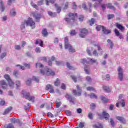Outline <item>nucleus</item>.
<instances>
[{"instance_id": "nucleus-32", "label": "nucleus", "mask_w": 128, "mask_h": 128, "mask_svg": "<svg viewBox=\"0 0 128 128\" xmlns=\"http://www.w3.org/2000/svg\"><path fill=\"white\" fill-rule=\"evenodd\" d=\"M8 84L10 88H14V84L12 80H10V81H8Z\"/></svg>"}, {"instance_id": "nucleus-20", "label": "nucleus", "mask_w": 128, "mask_h": 128, "mask_svg": "<svg viewBox=\"0 0 128 128\" xmlns=\"http://www.w3.org/2000/svg\"><path fill=\"white\" fill-rule=\"evenodd\" d=\"M12 110V106H10L7 108L6 109L4 112L3 113V114L4 115V114H8Z\"/></svg>"}, {"instance_id": "nucleus-53", "label": "nucleus", "mask_w": 128, "mask_h": 128, "mask_svg": "<svg viewBox=\"0 0 128 128\" xmlns=\"http://www.w3.org/2000/svg\"><path fill=\"white\" fill-rule=\"evenodd\" d=\"M32 80H36V82H38V81L40 80H38V78L36 77V76H33Z\"/></svg>"}, {"instance_id": "nucleus-57", "label": "nucleus", "mask_w": 128, "mask_h": 128, "mask_svg": "<svg viewBox=\"0 0 128 128\" xmlns=\"http://www.w3.org/2000/svg\"><path fill=\"white\" fill-rule=\"evenodd\" d=\"M66 66H67V67H68V68H70V70H74V67H72V66H70V63H67Z\"/></svg>"}, {"instance_id": "nucleus-10", "label": "nucleus", "mask_w": 128, "mask_h": 128, "mask_svg": "<svg viewBox=\"0 0 128 128\" xmlns=\"http://www.w3.org/2000/svg\"><path fill=\"white\" fill-rule=\"evenodd\" d=\"M50 90L49 91V92H50L51 94H54V87H52V86L50 84H48L46 86V90Z\"/></svg>"}, {"instance_id": "nucleus-24", "label": "nucleus", "mask_w": 128, "mask_h": 128, "mask_svg": "<svg viewBox=\"0 0 128 128\" xmlns=\"http://www.w3.org/2000/svg\"><path fill=\"white\" fill-rule=\"evenodd\" d=\"M12 122H13L14 124L18 123L20 124V120L16 119V118H12L11 119Z\"/></svg>"}, {"instance_id": "nucleus-13", "label": "nucleus", "mask_w": 128, "mask_h": 128, "mask_svg": "<svg viewBox=\"0 0 128 128\" xmlns=\"http://www.w3.org/2000/svg\"><path fill=\"white\" fill-rule=\"evenodd\" d=\"M0 10L2 12H4L6 10V7L4 6L2 0H0Z\"/></svg>"}, {"instance_id": "nucleus-62", "label": "nucleus", "mask_w": 128, "mask_h": 128, "mask_svg": "<svg viewBox=\"0 0 128 128\" xmlns=\"http://www.w3.org/2000/svg\"><path fill=\"white\" fill-rule=\"evenodd\" d=\"M48 118H54V114H52L50 112L48 113Z\"/></svg>"}, {"instance_id": "nucleus-6", "label": "nucleus", "mask_w": 128, "mask_h": 128, "mask_svg": "<svg viewBox=\"0 0 128 128\" xmlns=\"http://www.w3.org/2000/svg\"><path fill=\"white\" fill-rule=\"evenodd\" d=\"M80 34H79V36L80 38H84L88 34V30L86 28L80 29Z\"/></svg>"}, {"instance_id": "nucleus-35", "label": "nucleus", "mask_w": 128, "mask_h": 128, "mask_svg": "<svg viewBox=\"0 0 128 128\" xmlns=\"http://www.w3.org/2000/svg\"><path fill=\"white\" fill-rule=\"evenodd\" d=\"M10 14L12 16H14L16 14V10H14V9H12L10 10Z\"/></svg>"}, {"instance_id": "nucleus-43", "label": "nucleus", "mask_w": 128, "mask_h": 128, "mask_svg": "<svg viewBox=\"0 0 128 128\" xmlns=\"http://www.w3.org/2000/svg\"><path fill=\"white\" fill-rule=\"evenodd\" d=\"M95 22H96V20H94V18H91L90 22V26H92V24H94Z\"/></svg>"}, {"instance_id": "nucleus-2", "label": "nucleus", "mask_w": 128, "mask_h": 128, "mask_svg": "<svg viewBox=\"0 0 128 128\" xmlns=\"http://www.w3.org/2000/svg\"><path fill=\"white\" fill-rule=\"evenodd\" d=\"M75 16H76V14H74L73 13H70L68 14L69 18H65V20L70 24H76V21Z\"/></svg>"}, {"instance_id": "nucleus-29", "label": "nucleus", "mask_w": 128, "mask_h": 128, "mask_svg": "<svg viewBox=\"0 0 128 128\" xmlns=\"http://www.w3.org/2000/svg\"><path fill=\"white\" fill-rule=\"evenodd\" d=\"M103 90H105V92H110V89L108 86H104Z\"/></svg>"}, {"instance_id": "nucleus-23", "label": "nucleus", "mask_w": 128, "mask_h": 128, "mask_svg": "<svg viewBox=\"0 0 128 128\" xmlns=\"http://www.w3.org/2000/svg\"><path fill=\"white\" fill-rule=\"evenodd\" d=\"M116 26L119 30H124V27L122 26V25L120 24H116Z\"/></svg>"}, {"instance_id": "nucleus-3", "label": "nucleus", "mask_w": 128, "mask_h": 128, "mask_svg": "<svg viewBox=\"0 0 128 128\" xmlns=\"http://www.w3.org/2000/svg\"><path fill=\"white\" fill-rule=\"evenodd\" d=\"M40 74H46V76H54V72L48 68L44 70H40Z\"/></svg>"}, {"instance_id": "nucleus-63", "label": "nucleus", "mask_w": 128, "mask_h": 128, "mask_svg": "<svg viewBox=\"0 0 128 128\" xmlns=\"http://www.w3.org/2000/svg\"><path fill=\"white\" fill-rule=\"evenodd\" d=\"M86 80L87 82H92V78H90V76H88L86 77Z\"/></svg>"}, {"instance_id": "nucleus-5", "label": "nucleus", "mask_w": 128, "mask_h": 128, "mask_svg": "<svg viewBox=\"0 0 128 128\" xmlns=\"http://www.w3.org/2000/svg\"><path fill=\"white\" fill-rule=\"evenodd\" d=\"M118 78L120 82L124 80V71L122 68L119 66L118 68Z\"/></svg>"}, {"instance_id": "nucleus-47", "label": "nucleus", "mask_w": 128, "mask_h": 128, "mask_svg": "<svg viewBox=\"0 0 128 128\" xmlns=\"http://www.w3.org/2000/svg\"><path fill=\"white\" fill-rule=\"evenodd\" d=\"M6 56V52H4L2 53L0 56V58H1L2 60L4 56Z\"/></svg>"}, {"instance_id": "nucleus-16", "label": "nucleus", "mask_w": 128, "mask_h": 128, "mask_svg": "<svg viewBox=\"0 0 128 128\" xmlns=\"http://www.w3.org/2000/svg\"><path fill=\"white\" fill-rule=\"evenodd\" d=\"M20 74L18 73V71L15 70L13 72V76L16 78H18V75Z\"/></svg>"}, {"instance_id": "nucleus-26", "label": "nucleus", "mask_w": 128, "mask_h": 128, "mask_svg": "<svg viewBox=\"0 0 128 128\" xmlns=\"http://www.w3.org/2000/svg\"><path fill=\"white\" fill-rule=\"evenodd\" d=\"M40 44V46H42V44H43V42L42 40H36V44Z\"/></svg>"}, {"instance_id": "nucleus-1", "label": "nucleus", "mask_w": 128, "mask_h": 128, "mask_svg": "<svg viewBox=\"0 0 128 128\" xmlns=\"http://www.w3.org/2000/svg\"><path fill=\"white\" fill-rule=\"evenodd\" d=\"M26 26H30L32 28H36V23L34 22H33L32 18H29L28 20H24L22 22L20 25L21 30H24L26 28Z\"/></svg>"}, {"instance_id": "nucleus-33", "label": "nucleus", "mask_w": 128, "mask_h": 128, "mask_svg": "<svg viewBox=\"0 0 128 128\" xmlns=\"http://www.w3.org/2000/svg\"><path fill=\"white\" fill-rule=\"evenodd\" d=\"M55 7L56 8L57 12H60V11L62 10V8H60V7L58 6V4H55Z\"/></svg>"}, {"instance_id": "nucleus-14", "label": "nucleus", "mask_w": 128, "mask_h": 128, "mask_svg": "<svg viewBox=\"0 0 128 128\" xmlns=\"http://www.w3.org/2000/svg\"><path fill=\"white\" fill-rule=\"evenodd\" d=\"M102 31L103 32V33L104 34H110V32H112L110 30H106L104 26H102Z\"/></svg>"}, {"instance_id": "nucleus-30", "label": "nucleus", "mask_w": 128, "mask_h": 128, "mask_svg": "<svg viewBox=\"0 0 128 128\" xmlns=\"http://www.w3.org/2000/svg\"><path fill=\"white\" fill-rule=\"evenodd\" d=\"M32 6V8H36V10H38V4L36 5V4L32 2L30 4Z\"/></svg>"}, {"instance_id": "nucleus-11", "label": "nucleus", "mask_w": 128, "mask_h": 128, "mask_svg": "<svg viewBox=\"0 0 128 128\" xmlns=\"http://www.w3.org/2000/svg\"><path fill=\"white\" fill-rule=\"evenodd\" d=\"M116 118L118 120H119V122H121L122 124H126V119L122 116H116Z\"/></svg>"}, {"instance_id": "nucleus-15", "label": "nucleus", "mask_w": 128, "mask_h": 128, "mask_svg": "<svg viewBox=\"0 0 128 128\" xmlns=\"http://www.w3.org/2000/svg\"><path fill=\"white\" fill-rule=\"evenodd\" d=\"M107 42H108V44H109V48H110V50H112L114 46V42H112V40H110V39H108L107 40Z\"/></svg>"}, {"instance_id": "nucleus-9", "label": "nucleus", "mask_w": 128, "mask_h": 128, "mask_svg": "<svg viewBox=\"0 0 128 128\" xmlns=\"http://www.w3.org/2000/svg\"><path fill=\"white\" fill-rule=\"evenodd\" d=\"M24 96L26 100H28L32 102H34V96H30L29 94H26Z\"/></svg>"}, {"instance_id": "nucleus-27", "label": "nucleus", "mask_w": 128, "mask_h": 128, "mask_svg": "<svg viewBox=\"0 0 128 128\" xmlns=\"http://www.w3.org/2000/svg\"><path fill=\"white\" fill-rule=\"evenodd\" d=\"M42 34H43L44 36H48V30H46V29L44 28L42 30Z\"/></svg>"}, {"instance_id": "nucleus-19", "label": "nucleus", "mask_w": 128, "mask_h": 128, "mask_svg": "<svg viewBox=\"0 0 128 128\" xmlns=\"http://www.w3.org/2000/svg\"><path fill=\"white\" fill-rule=\"evenodd\" d=\"M68 48H68L70 52H76V50L74 48H72L70 44V45H68Z\"/></svg>"}, {"instance_id": "nucleus-8", "label": "nucleus", "mask_w": 128, "mask_h": 128, "mask_svg": "<svg viewBox=\"0 0 128 128\" xmlns=\"http://www.w3.org/2000/svg\"><path fill=\"white\" fill-rule=\"evenodd\" d=\"M0 86L2 90H6L8 88V83L4 80H1L0 81Z\"/></svg>"}, {"instance_id": "nucleus-21", "label": "nucleus", "mask_w": 128, "mask_h": 128, "mask_svg": "<svg viewBox=\"0 0 128 128\" xmlns=\"http://www.w3.org/2000/svg\"><path fill=\"white\" fill-rule=\"evenodd\" d=\"M84 71L86 72V74H90V67L88 66H86L84 68Z\"/></svg>"}, {"instance_id": "nucleus-49", "label": "nucleus", "mask_w": 128, "mask_h": 128, "mask_svg": "<svg viewBox=\"0 0 128 128\" xmlns=\"http://www.w3.org/2000/svg\"><path fill=\"white\" fill-rule=\"evenodd\" d=\"M90 98H96V96L94 94L92 93L90 94Z\"/></svg>"}, {"instance_id": "nucleus-46", "label": "nucleus", "mask_w": 128, "mask_h": 128, "mask_svg": "<svg viewBox=\"0 0 128 128\" xmlns=\"http://www.w3.org/2000/svg\"><path fill=\"white\" fill-rule=\"evenodd\" d=\"M93 56H98V51L96 50H94L92 52Z\"/></svg>"}, {"instance_id": "nucleus-4", "label": "nucleus", "mask_w": 128, "mask_h": 128, "mask_svg": "<svg viewBox=\"0 0 128 128\" xmlns=\"http://www.w3.org/2000/svg\"><path fill=\"white\" fill-rule=\"evenodd\" d=\"M76 90H72V94H74V96H82V87L80 86V85H76Z\"/></svg>"}, {"instance_id": "nucleus-39", "label": "nucleus", "mask_w": 128, "mask_h": 128, "mask_svg": "<svg viewBox=\"0 0 128 128\" xmlns=\"http://www.w3.org/2000/svg\"><path fill=\"white\" fill-rule=\"evenodd\" d=\"M88 118H90V120H92V118H94V114H92V112H89L88 114Z\"/></svg>"}, {"instance_id": "nucleus-64", "label": "nucleus", "mask_w": 128, "mask_h": 128, "mask_svg": "<svg viewBox=\"0 0 128 128\" xmlns=\"http://www.w3.org/2000/svg\"><path fill=\"white\" fill-rule=\"evenodd\" d=\"M6 128H14V125H12V124H10L7 126Z\"/></svg>"}, {"instance_id": "nucleus-52", "label": "nucleus", "mask_w": 128, "mask_h": 128, "mask_svg": "<svg viewBox=\"0 0 128 128\" xmlns=\"http://www.w3.org/2000/svg\"><path fill=\"white\" fill-rule=\"evenodd\" d=\"M14 48H15V50H20V48H21L20 46V45H15Z\"/></svg>"}, {"instance_id": "nucleus-56", "label": "nucleus", "mask_w": 128, "mask_h": 128, "mask_svg": "<svg viewBox=\"0 0 128 128\" xmlns=\"http://www.w3.org/2000/svg\"><path fill=\"white\" fill-rule=\"evenodd\" d=\"M24 66H25V68H30V64L25 63L24 64Z\"/></svg>"}, {"instance_id": "nucleus-7", "label": "nucleus", "mask_w": 128, "mask_h": 128, "mask_svg": "<svg viewBox=\"0 0 128 128\" xmlns=\"http://www.w3.org/2000/svg\"><path fill=\"white\" fill-rule=\"evenodd\" d=\"M65 98H67V100H69L70 102L74 104V100H76V98L74 97H72L68 94H66L65 95Z\"/></svg>"}, {"instance_id": "nucleus-34", "label": "nucleus", "mask_w": 128, "mask_h": 128, "mask_svg": "<svg viewBox=\"0 0 128 128\" xmlns=\"http://www.w3.org/2000/svg\"><path fill=\"white\" fill-rule=\"evenodd\" d=\"M60 79L57 78L56 80V81L54 82V86H60Z\"/></svg>"}, {"instance_id": "nucleus-40", "label": "nucleus", "mask_w": 128, "mask_h": 128, "mask_svg": "<svg viewBox=\"0 0 128 128\" xmlns=\"http://www.w3.org/2000/svg\"><path fill=\"white\" fill-rule=\"evenodd\" d=\"M88 60H90V62H91V64H94L96 62V60H94V58H89Z\"/></svg>"}, {"instance_id": "nucleus-37", "label": "nucleus", "mask_w": 128, "mask_h": 128, "mask_svg": "<svg viewBox=\"0 0 128 128\" xmlns=\"http://www.w3.org/2000/svg\"><path fill=\"white\" fill-rule=\"evenodd\" d=\"M48 14L50 16H56V13H52V12H51L50 11L48 12Z\"/></svg>"}, {"instance_id": "nucleus-51", "label": "nucleus", "mask_w": 128, "mask_h": 128, "mask_svg": "<svg viewBox=\"0 0 128 128\" xmlns=\"http://www.w3.org/2000/svg\"><path fill=\"white\" fill-rule=\"evenodd\" d=\"M16 84L17 88H20V82L19 80L16 81Z\"/></svg>"}, {"instance_id": "nucleus-50", "label": "nucleus", "mask_w": 128, "mask_h": 128, "mask_svg": "<svg viewBox=\"0 0 128 128\" xmlns=\"http://www.w3.org/2000/svg\"><path fill=\"white\" fill-rule=\"evenodd\" d=\"M114 18V14L108 15V20H112V18Z\"/></svg>"}, {"instance_id": "nucleus-25", "label": "nucleus", "mask_w": 128, "mask_h": 128, "mask_svg": "<svg viewBox=\"0 0 128 128\" xmlns=\"http://www.w3.org/2000/svg\"><path fill=\"white\" fill-rule=\"evenodd\" d=\"M64 42H65V48H68V46H70V44H68V38H65V40H64Z\"/></svg>"}, {"instance_id": "nucleus-38", "label": "nucleus", "mask_w": 128, "mask_h": 128, "mask_svg": "<svg viewBox=\"0 0 128 128\" xmlns=\"http://www.w3.org/2000/svg\"><path fill=\"white\" fill-rule=\"evenodd\" d=\"M70 36H76V30H72L70 32Z\"/></svg>"}, {"instance_id": "nucleus-41", "label": "nucleus", "mask_w": 128, "mask_h": 128, "mask_svg": "<svg viewBox=\"0 0 128 128\" xmlns=\"http://www.w3.org/2000/svg\"><path fill=\"white\" fill-rule=\"evenodd\" d=\"M32 84V79L28 78L26 81V84L27 86H30V84Z\"/></svg>"}, {"instance_id": "nucleus-28", "label": "nucleus", "mask_w": 128, "mask_h": 128, "mask_svg": "<svg viewBox=\"0 0 128 128\" xmlns=\"http://www.w3.org/2000/svg\"><path fill=\"white\" fill-rule=\"evenodd\" d=\"M4 78L8 82H10V80H12V79H10V75L8 74H5L4 75Z\"/></svg>"}, {"instance_id": "nucleus-61", "label": "nucleus", "mask_w": 128, "mask_h": 128, "mask_svg": "<svg viewBox=\"0 0 128 128\" xmlns=\"http://www.w3.org/2000/svg\"><path fill=\"white\" fill-rule=\"evenodd\" d=\"M66 114L67 116H71V114H72V112H70V110H66Z\"/></svg>"}, {"instance_id": "nucleus-22", "label": "nucleus", "mask_w": 128, "mask_h": 128, "mask_svg": "<svg viewBox=\"0 0 128 128\" xmlns=\"http://www.w3.org/2000/svg\"><path fill=\"white\" fill-rule=\"evenodd\" d=\"M93 128H102L103 126L102 125V124L98 123L97 124H95L93 125Z\"/></svg>"}, {"instance_id": "nucleus-45", "label": "nucleus", "mask_w": 128, "mask_h": 128, "mask_svg": "<svg viewBox=\"0 0 128 128\" xmlns=\"http://www.w3.org/2000/svg\"><path fill=\"white\" fill-rule=\"evenodd\" d=\"M90 108H91V110L96 108V104H94V103H92L90 105Z\"/></svg>"}, {"instance_id": "nucleus-18", "label": "nucleus", "mask_w": 128, "mask_h": 128, "mask_svg": "<svg viewBox=\"0 0 128 128\" xmlns=\"http://www.w3.org/2000/svg\"><path fill=\"white\" fill-rule=\"evenodd\" d=\"M108 8H110V10H116V8L112 4L110 3H108L107 4Z\"/></svg>"}, {"instance_id": "nucleus-59", "label": "nucleus", "mask_w": 128, "mask_h": 128, "mask_svg": "<svg viewBox=\"0 0 128 128\" xmlns=\"http://www.w3.org/2000/svg\"><path fill=\"white\" fill-rule=\"evenodd\" d=\"M78 126L80 128H84V124L82 122H80L78 124Z\"/></svg>"}, {"instance_id": "nucleus-31", "label": "nucleus", "mask_w": 128, "mask_h": 128, "mask_svg": "<svg viewBox=\"0 0 128 128\" xmlns=\"http://www.w3.org/2000/svg\"><path fill=\"white\" fill-rule=\"evenodd\" d=\"M36 68H44V65L40 62H37L36 64Z\"/></svg>"}, {"instance_id": "nucleus-60", "label": "nucleus", "mask_w": 128, "mask_h": 128, "mask_svg": "<svg viewBox=\"0 0 128 128\" xmlns=\"http://www.w3.org/2000/svg\"><path fill=\"white\" fill-rule=\"evenodd\" d=\"M114 32H115L116 36H120V32H118V29L114 30Z\"/></svg>"}, {"instance_id": "nucleus-44", "label": "nucleus", "mask_w": 128, "mask_h": 128, "mask_svg": "<svg viewBox=\"0 0 128 128\" xmlns=\"http://www.w3.org/2000/svg\"><path fill=\"white\" fill-rule=\"evenodd\" d=\"M70 78H72V80H74V82H76V76L72 75L70 76Z\"/></svg>"}, {"instance_id": "nucleus-58", "label": "nucleus", "mask_w": 128, "mask_h": 128, "mask_svg": "<svg viewBox=\"0 0 128 128\" xmlns=\"http://www.w3.org/2000/svg\"><path fill=\"white\" fill-rule=\"evenodd\" d=\"M102 26H98L96 27V30L98 31L99 30H100V29L101 28H102Z\"/></svg>"}, {"instance_id": "nucleus-55", "label": "nucleus", "mask_w": 128, "mask_h": 128, "mask_svg": "<svg viewBox=\"0 0 128 128\" xmlns=\"http://www.w3.org/2000/svg\"><path fill=\"white\" fill-rule=\"evenodd\" d=\"M110 123L111 124V126H114V120H112V118H110Z\"/></svg>"}, {"instance_id": "nucleus-12", "label": "nucleus", "mask_w": 128, "mask_h": 128, "mask_svg": "<svg viewBox=\"0 0 128 128\" xmlns=\"http://www.w3.org/2000/svg\"><path fill=\"white\" fill-rule=\"evenodd\" d=\"M32 15L34 18H35L36 22H40V18H42V15L38 14V13H32Z\"/></svg>"}, {"instance_id": "nucleus-48", "label": "nucleus", "mask_w": 128, "mask_h": 128, "mask_svg": "<svg viewBox=\"0 0 128 128\" xmlns=\"http://www.w3.org/2000/svg\"><path fill=\"white\" fill-rule=\"evenodd\" d=\"M106 6H107V4H103L101 5V8L102 10H104L106 8Z\"/></svg>"}, {"instance_id": "nucleus-36", "label": "nucleus", "mask_w": 128, "mask_h": 128, "mask_svg": "<svg viewBox=\"0 0 128 128\" xmlns=\"http://www.w3.org/2000/svg\"><path fill=\"white\" fill-rule=\"evenodd\" d=\"M118 102H119L120 104H121L122 106V108H124V106H126V103L124 102V100H119Z\"/></svg>"}, {"instance_id": "nucleus-42", "label": "nucleus", "mask_w": 128, "mask_h": 128, "mask_svg": "<svg viewBox=\"0 0 128 128\" xmlns=\"http://www.w3.org/2000/svg\"><path fill=\"white\" fill-rule=\"evenodd\" d=\"M86 90H94V92H96V90L92 86L87 87Z\"/></svg>"}, {"instance_id": "nucleus-17", "label": "nucleus", "mask_w": 128, "mask_h": 128, "mask_svg": "<svg viewBox=\"0 0 128 128\" xmlns=\"http://www.w3.org/2000/svg\"><path fill=\"white\" fill-rule=\"evenodd\" d=\"M102 116L105 120H108V118H110V114H108L106 113V112H103Z\"/></svg>"}, {"instance_id": "nucleus-54", "label": "nucleus", "mask_w": 128, "mask_h": 128, "mask_svg": "<svg viewBox=\"0 0 128 128\" xmlns=\"http://www.w3.org/2000/svg\"><path fill=\"white\" fill-rule=\"evenodd\" d=\"M16 66H19V68H20V70H24L26 69V68H24V66H20V64H17V65H16Z\"/></svg>"}]
</instances>
